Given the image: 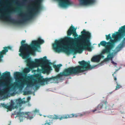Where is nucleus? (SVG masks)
Segmentation results:
<instances>
[{"label":"nucleus","instance_id":"1","mask_svg":"<svg viewBox=\"0 0 125 125\" xmlns=\"http://www.w3.org/2000/svg\"><path fill=\"white\" fill-rule=\"evenodd\" d=\"M80 38H71L68 41L64 39L56 40L52 44L54 51L58 52H66L68 54L73 55L78 53H81L84 49L91 51L92 49L89 39L90 34L84 30L81 32Z\"/></svg>","mask_w":125,"mask_h":125},{"label":"nucleus","instance_id":"2","mask_svg":"<svg viewBox=\"0 0 125 125\" xmlns=\"http://www.w3.org/2000/svg\"><path fill=\"white\" fill-rule=\"evenodd\" d=\"M44 42V40L39 37L37 40L32 41L31 44L29 45L27 44H23V43L25 42V40H23L21 42V45L19 50V52L20 53L19 55L23 59L26 60L25 61L30 68L40 66L42 69H38L37 72H42L44 73H49L52 70V68L50 66L51 63L48 61L46 56L42 58L35 59L34 62L31 60V57L29 56L30 54L34 55L35 51L40 52V44H43Z\"/></svg>","mask_w":125,"mask_h":125},{"label":"nucleus","instance_id":"3","mask_svg":"<svg viewBox=\"0 0 125 125\" xmlns=\"http://www.w3.org/2000/svg\"><path fill=\"white\" fill-rule=\"evenodd\" d=\"M79 63L80 66L69 68L65 70L61 74H58L57 76L58 79H61V77L63 76H67L70 75L77 74L79 75L80 73H85L89 70L94 68L95 66H91L90 65L89 62H86L84 61L79 62Z\"/></svg>","mask_w":125,"mask_h":125},{"label":"nucleus","instance_id":"4","mask_svg":"<svg viewBox=\"0 0 125 125\" xmlns=\"http://www.w3.org/2000/svg\"><path fill=\"white\" fill-rule=\"evenodd\" d=\"M41 1L42 0H34L31 5L32 8L30 12H23L20 13L19 16L21 19L22 21H25L29 20L32 18L33 13H38L41 8Z\"/></svg>","mask_w":125,"mask_h":125},{"label":"nucleus","instance_id":"5","mask_svg":"<svg viewBox=\"0 0 125 125\" xmlns=\"http://www.w3.org/2000/svg\"><path fill=\"white\" fill-rule=\"evenodd\" d=\"M22 100L21 98L12 100L11 101V103L10 105H5L4 104H1V105L5 107L9 110L11 111L16 107H20L22 104L25 103V101Z\"/></svg>","mask_w":125,"mask_h":125},{"label":"nucleus","instance_id":"6","mask_svg":"<svg viewBox=\"0 0 125 125\" xmlns=\"http://www.w3.org/2000/svg\"><path fill=\"white\" fill-rule=\"evenodd\" d=\"M11 11L7 5L0 9V19L3 21H8L11 19Z\"/></svg>","mask_w":125,"mask_h":125},{"label":"nucleus","instance_id":"7","mask_svg":"<svg viewBox=\"0 0 125 125\" xmlns=\"http://www.w3.org/2000/svg\"><path fill=\"white\" fill-rule=\"evenodd\" d=\"M16 115L17 116L19 117L21 122L22 121V120L26 118H27L28 119L31 120L34 116L33 114L31 113H24L21 112L20 108L19 110L17 109L14 112V113L12 114V115Z\"/></svg>","mask_w":125,"mask_h":125},{"label":"nucleus","instance_id":"8","mask_svg":"<svg viewBox=\"0 0 125 125\" xmlns=\"http://www.w3.org/2000/svg\"><path fill=\"white\" fill-rule=\"evenodd\" d=\"M125 46V38L123 41L122 43H120L114 51L112 54H110L108 55L107 59L108 60H111L112 61V63L114 65L116 66L117 63L113 61L112 58L113 57L114 55L116 54L117 53L121 50L122 48Z\"/></svg>","mask_w":125,"mask_h":125},{"label":"nucleus","instance_id":"9","mask_svg":"<svg viewBox=\"0 0 125 125\" xmlns=\"http://www.w3.org/2000/svg\"><path fill=\"white\" fill-rule=\"evenodd\" d=\"M125 35V25L120 28L119 32H117L115 33H114L112 35L113 38L114 40L111 39L110 41L112 42L119 40L121 37Z\"/></svg>","mask_w":125,"mask_h":125},{"label":"nucleus","instance_id":"10","mask_svg":"<svg viewBox=\"0 0 125 125\" xmlns=\"http://www.w3.org/2000/svg\"><path fill=\"white\" fill-rule=\"evenodd\" d=\"M83 115L81 113H79L76 114H71L70 115H59L58 116L55 115L53 117V118L55 119H59L61 120L63 119H67L68 118L72 117H76L79 116H81Z\"/></svg>","mask_w":125,"mask_h":125},{"label":"nucleus","instance_id":"11","mask_svg":"<svg viewBox=\"0 0 125 125\" xmlns=\"http://www.w3.org/2000/svg\"><path fill=\"white\" fill-rule=\"evenodd\" d=\"M80 4L81 5H86L94 3L95 0H79Z\"/></svg>","mask_w":125,"mask_h":125},{"label":"nucleus","instance_id":"12","mask_svg":"<svg viewBox=\"0 0 125 125\" xmlns=\"http://www.w3.org/2000/svg\"><path fill=\"white\" fill-rule=\"evenodd\" d=\"M109 46V45H107L106 46V48L102 50L101 53L100 55H103V54L105 53H109L111 51H113L114 47V46H112L111 47H110Z\"/></svg>","mask_w":125,"mask_h":125},{"label":"nucleus","instance_id":"13","mask_svg":"<svg viewBox=\"0 0 125 125\" xmlns=\"http://www.w3.org/2000/svg\"><path fill=\"white\" fill-rule=\"evenodd\" d=\"M75 31L76 29L75 27H72L71 26L70 27L68 31L67 34L68 35H71L72 33L74 37L77 36L78 35L76 34Z\"/></svg>","mask_w":125,"mask_h":125},{"label":"nucleus","instance_id":"14","mask_svg":"<svg viewBox=\"0 0 125 125\" xmlns=\"http://www.w3.org/2000/svg\"><path fill=\"white\" fill-rule=\"evenodd\" d=\"M4 49L2 51L0 52V61L2 60V58L3 57V55L6 54V53L8 51V49L11 50L12 47L11 46H8L4 48Z\"/></svg>","mask_w":125,"mask_h":125},{"label":"nucleus","instance_id":"15","mask_svg":"<svg viewBox=\"0 0 125 125\" xmlns=\"http://www.w3.org/2000/svg\"><path fill=\"white\" fill-rule=\"evenodd\" d=\"M103 55H99L94 56L92 58L91 61L94 62H98L102 57H104Z\"/></svg>","mask_w":125,"mask_h":125},{"label":"nucleus","instance_id":"16","mask_svg":"<svg viewBox=\"0 0 125 125\" xmlns=\"http://www.w3.org/2000/svg\"><path fill=\"white\" fill-rule=\"evenodd\" d=\"M100 44L102 46H107V45H109L110 47H111L112 46H114V43H111L110 42H106L105 41H103L101 42Z\"/></svg>","mask_w":125,"mask_h":125},{"label":"nucleus","instance_id":"17","mask_svg":"<svg viewBox=\"0 0 125 125\" xmlns=\"http://www.w3.org/2000/svg\"><path fill=\"white\" fill-rule=\"evenodd\" d=\"M103 106V104L102 103H101L98 105V106L97 107L96 109L94 110H92L91 111L94 112L96 111L100 110L102 108Z\"/></svg>","mask_w":125,"mask_h":125},{"label":"nucleus","instance_id":"18","mask_svg":"<svg viewBox=\"0 0 125 125\" xmlns=\"http://www.w3.org/2000/svg\"><path fill=\"white\" fill-rule=\"evenodd\" d=\"M62 66L61 64H60L56 65H54L53 67L55 68L56 71L57 72H58L59 70L60 67Z\"/></svg>","mask_w":125,"mask_h":125},{"label":"nucleus","instance_id":"19","mask_svg":"<svg viewBox=\"0 0 125 125\" xmlns=\"http://www.w3.org/2000/svg\"><path fill=\"white\" fill-rule=\"evenodd\" d=\"M30 70L29 68H25L23 70V72L25 73H28L30 71Z\"/></svg>","mask_w":125,"mask_h":125},{"label":"nucleus","instance_id":"20","mask_svg":"<svg viewBox=\"0 0 125 125\" xmlns=\"http://www.w3.org/2000/svg\"><path fill=\"white\" fill-rule=\"evenodd\" d=\"M116 83L117 84V85L116 86V88L115 89V90H117L119 89V88H121L122 87V86L121 85H119L118 83H117V82H116Z\"/></svg>","mask_w":125,"mask_h":125},{"label":"nucleus","instance_id":"21","mask_svg":"<svg viewBox=\"0 0 125 125\" xmlns=\"http://www.w3.org/2000/svg\"><path fill=\"white\" fill-rule=\"evenodd\" d=\"M111 38V34H110L108 35H106V39H107L108 40L110 39Z\"/></svg>","mask_w":125,"mask_h":125},{"label":"nucleus","instance_id":"22","mask_svg":"<svg viewBox=\"0 0 125 125\" xmlns=\"http://www.w3.org/2000/svg\"><path fill=\"white\" fill-rule=\"evenodd\" d=\"M39 111V110L36 109L34 111L33 113L35 114H38Z\"/></svg>","mask_w":125,"mask_h":125},{"label":"nucleus","instance_id":"23","mask_svg":"<svg viewBox=\"0 0 125 125\" xmlns=\"http://www.w3.org/2000/svg\"><path fill=\"white\" fill-rule=\"evenodd\" d=\"M31 99L30 97L29 96L27 98V100L28 101H29Z\"/></svg>","mask_w":125,"mask_h":125},{"label":"nucleus","instance_id":"24","mask_svg":"<svg viewBox=\"0 0 125 125\" xmlns=\"http://www.w3.org/2000/svg\"><path fill=\"white\" fill-rule=\"evenodd\" d=\"M115 80V81H116V82L117 81L116 80H117V78L116 77H114Z\"/></svg>","mask_w":125,"mask_h":125},{"label":"nucleus","instance_id":"25","mask_svg":"<svg viewBox=\"0 0 125 125\" xmlns=\"http://www.w3.org/2000/svg\"><path fill=\"white\" fill-rule=\"evenodd\" d=\"M100 44H100H100H98V45H99V47H100Z\"/></svg>","mask_w":125,"mask_h":125},{"label":"nucleus","instance_id":"26","mask_svg":"<svg viewBox=\"0 0 125 125\" xmlns=\"http://www.w3.org/2000/svg\"><path fill=\"white\" fill-rule=\"evenodd\" d=\"M117 71H115V72H114V73H116V72Z\"/></svg>","mask_w":125,"mask_h":125},{"label":"nucleus","instance_id":"27","mask_svg":"<svg viewBox=\"0 0 125 125\" xmlns=\"http://www.w3.org/2000/svg\"><path fill=\"white\" fill-rule=\"evenodd\" d=\"M0 80L1 81H2V79H0Z\"/></svg>","mask_w":125,"mask_h":125},{"label":"nucleus","instance_id":"28","mask_svg":"<svg viewBox=\"0 0 125 125\" xmlns=\"http://www.w3.org/2000/svg\"><path fill=\"white\" fill-rule=\"evenodd\" d=\"M112 92L110 93V94H111L112 93Z\"/></svg>","mask_w":125,"mask_h":125},{"label":"nucleus","instance_id":"29","mask_svg":"<svg viewBox=\"0 0 125 125\" xmlns=\"http://www.w3.org/2000/svg\"><path fill=\"white\" fill-rule=\"evenodd\" d=\"M114 74H113V76H114Z\"/></svg>","mask_w":125,"mask_h":125}]
</instances>
